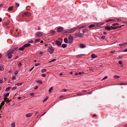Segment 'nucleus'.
Returning a JSON list of instances; mask_svg holds the SVG:
<instances>
[{
    "instance_id": "obj_1",
    "label": "nucleus",
    "mask_w": 127,
    "mask_h": 127,
    "mask_svg": "<svg viewBox=\"0 0 127 127\" xmlns=\"http://www.w3.org/2000/svg\"><path fill=\"white\" fill-rule=\"evenodd\" d=\"M77 28H73L71 29L68 30L67 31H62L63 33H71L75 32Z\"/></svg>"
},
{
    "instance_id": "obj_2",
    "label": "nucleus",
    "mask_w": 127,
    "mask_h": 127,
    "mask_svg": "<svg viewBox=\"0 0 127 127\" xmlns=\"http://www.w3.org/2000/svg\"><path fill=\"white\" fill-rule=\"evenodd\" d=\"M47 51L50 54H52L54 52L55 50L52 46H49L48 47Z\"/></svg>"
},
{
    "instance_id": "obj_3",
    "label": "nucleus",
    "mask_w": 127,
    "mask_h": 127,
    "mask_svg": "<svg viewBox=\"0 0 127 127\" xmlns=\"http://www.w3.org/2000/svg\"><path fill=\"white\" fill-rule=\"evenodd\" d=\"M14 50H10L8 51L7 56L8 57V59H10L12 55V54L14 52Z\"/></svg>"
},
{
    "instance_id": "obj_4",
    "label": "nucleus",
    "mask_w": 127,
    "mask_h": 127,
    "mask_svg": "<svg viewBox=\"0 0 127 127\" xmlns=\"http://www.w3.org/2000/svg\"><path fill=\"white\" fill-rule=\"evenodd\" d=\"M68 39L69 43V44H71L73 40V37L70 35Z\"/></svg>"
},
{
    "instance_id": "obj_5",
    "label": "nucleus",
    "mask_w": 127,
    "mask_h": 127,
    "mask_svg": "<svg viewBox=\"0 0 127 127\" xmlns=\"http://www.w3.org/2000/svg\"><path fill=\"white\" fill-rule=\"evenodd\" d=\"M31 15L30 13L29 12H25L23 13L22 14V16L24 17H29Z\"/></svg>"
},
{
    "instance_id": "obj_6",
    "label": "nucleus",
    "mask_w": 127,
    "mask_h": 127,
    "mask_svg": "<svg viewBox=\"0 0 127 127\" xmlns=\"http://www.w3.org/2000/svg\"><path fill=\"white\" fill-rule=\"evenodd\" d=\"M43 33L41 32H36V36L38 37H40L43 35Z\"/></svg>"
},
{
    "instance_id": "obj_7",
    "label": "nucleus",
    "mask_w": 127,
    "mask_h": 127,
    "mask_svg": "<svg viewBox=\"0 0 127 127\" xmlns=\"http://www.w3.org/2000/svg\"><path fill=\"white\" fill-rule=\"evenodd\" d=\"M105 23L104 22H101V23H95V27L97 28L101 26Z\"/></svg>"
},
{
    "instance_id": "obj_8",
    "label": "nucleus",
    "mask_w": 127,
    "mask_h": 127,
    "mask_svg": "<svg viewBox=\"0 0 127 127\" xmlns=\"http://www.w3.org/2000/svg\"><path fill=\"white\" fill-rule=\"evenodd\" d=\"M74 35L75 36H76L77 37H82L83 36V34L82 33H75L74 34Z\"/></svg>"
},
{
    "instance_id": "obj_9",
    "label": "nucleus",
    "mask_w": 127,
    "mask_h": 127,
    "mask_svg": "<svg viewBox=\"0 0 127 127\" xmlns=\"http://www.w3.org/2000/svg\"><path fill=\"white\" fill-rule=\"evenodd\" d=\"M64 28L61 27H59L57 30V32H62V31H63V29Z\"/></svg>"
},
{
    "instance_id": "obj_10",
    "label": "nucleus",
    "mask_w": 127,
    "mask_h": 127,
    "mask_svg": "<svg viewBox=\"0 0 127 127\" xmlns=\"http://www.w3.org/2000/svg\"><path fill=\"white\" fill-rule=\"evenodd\" d=\"M110 27V30L116 29L120 28L119 26H118V27H113V26H111Z\"/></svg>"
},
{
    "instance_id": "obj_11",
    "label": "nucleus",
    "mask_w": 127,
    "mask_h": 127,
    "mask_svg": "<svg viewBox=\"0 0 127 127\" xmlns=\"http://www.w3.org/2000/svg\"><path fill=\"white\" fill-rule=\"evenodd\" d=\"M31 45V44L29 43H27L24 44L23 46L25 48L27 47H28Z\"/></svg>"
},
{
    "instance_id": "obj_12",
    "label": "nucleus",
    "mask_w": 127,
    "mask_h": 127,
    "mask_svg": "<svg viewBox=\"0 0 127 127\" xmlns=\"http://www.w3.org/2000/svg\"><path fill=\"white\" fill-rule=\"evenodd\" d=\"M97 57V56L94 54H93L91 55V57L93 58H96Z\"/></svg>"
},
{
    "instance_id": "obj_13",
    "label": "nucleus",
    "mask_w": 127,
    "mask_h": 127,
    "mask_svg": "<svg viewBox=\"0 0 127 127\" xmlns=\"http://www.w3.org/2000/svg\"><path fill=\"white\" fill-rule=\"evenodd\" d=\"M105 30L108 31H109L110 30V27L108 26H106L105 27Z\"/></svg>"
},
{
    "instance_id": "obj_14",
    "label": "nucleus",
    "mask_w": 127,
    "mask_h": 127,
    "mask_svg": "<svg viewBox=\"0 0 127 127\" xmlns=\"http://www.w3.org/2000/svg\"><path fill=\"white\" fill-rule=\"evenodd\" d=\"M86 46L83 44H81L80 45V47L81 48H84Z\"/></svg>"
},
{
    "instance_id": "obj_15",
    "label": "nucleus",
    "mask_w": 127,
    "mask_h": 127,
    "mask_svg": "<svg viewBox=\"0 0 127 127\" xmlns=\"http://www.w3.org/2000/svg\"><path fill=\"white\" fill-rule=\"evenodd\" d=\"M121 45V48H123L124 47L127 45V43L125 42Z\"/></svg>"
},
{
    "instance_id": "obj_16",
    "label": "nucleus",
    "mask_w": 127,
    "mask_h": 127,
    "mask_svg": "<svg viewBox=\"0 0 127 127\" xmlns=\"http://www.w3.org/2000/svg\"><path fill=\"white\" fill-rule=\"evenodd\" d=\"M4 99L5 101L7 103H8L9 102V99L6 97H4Z\"/></svg>"
},
{
    "instance_id": "obj_17",
    "label": "nucleus",
    "mask_w": 127,
    "mask_h": 127,
    "mask_svg": "<svg viewBox=\"0 0 127 127\" xmlns=\"http://www.w3.org/2000/svg\"><path fill=\"white\" fill-rule=\"evenodd\" d=\"M56 44L59 46H61V43L60 41H57L56 42Z\"/></svg>"
},
{
    "instance_id": "obj_18",
    "label": "nucleus",
    "mask_w": 127,
    "mask_h": 127,
    "mask_svg": "<svg viewBox=\"0 0 127 127\" xmlns=\"http://www.w3.org/2000/svg\"><path fill=\"white\" fill-rule=\"evenodd\" d=\"M95 27V24H92L89 25V28H91Z\"/></svg>"
},
{
    "instance_id": "obj_19",
    "label": "nucleus",
    "mask_w": 127,
    "mask_h": 127,
    "mask_svg": "<svg viewBox=\"0 0 127 127\" xmlns=\"http://www.w3.org/2000/svg\"><path fill=\"white\" fill-rule=\"evenodd\" d=\"M22 83H17V84H15V85L16 86L17 85L18 86H20L22 85Z\"/></svg>"
},
{
    "instance_id": "obj_20",
    "label": "nucleus",
    "mask_w": 127,
    "mask_h": 127,
    "mask_svg": "<svg viewBox=\"0 0 127 127\" xmlns=\"http://www.w3.org/2000/svg\"><path fill=\"white\" fill-rule=\"evenodd\" d=\"M9 95V93H7L3 95V96L5 97H7Z\"/></svg>"
},
{
    "instance_id": "obj_21",
    "label": "nucleus",
    "mask_w": 127,
    "mask_h": 127,
    "mask_svg": "<svg viewBox=\"0 0 127 127\" xmlns=\"http://www.w3.org/2000/svg\"><path fill=\"white\" fill-rule=\"evenodd\" d=\"M24 48L23 47V46L22 47H20L19 49V50L20 51H23L24 50Z\"/></svg>"
},
{
    "instance_id": "obj_22",
    "label": "nucleus",
    "mask_w": 127,
    "mask_h": 127,
    "mask_svg": "<svg viewBox=\"0 0 127 127\" xmlns=\"http://www.w3.org/2000/svg\"><path fill=\"white\" fill-rule=\"evenodd\" d=\"M32 114L31 113H29L26 115V116L27 117H30L32 116Z\"/></svg>"
},
{
    "instance_id": "obj_23",
    "label": "nucleus",
    "mask_w": 127,
    "mask_h": 127,
    "mask_svg": "<svg viewBox=\"0 0 127 127\" xmlns=\"http://www.w3.org/2000/svg\"><path fill=\"white\" fill-rule=\"evenodd\" d=\"M64 41L65 43H67L68 42V39L67 38H65Z\"/></svg>"
},
{
    "instance_id": "obj_24",
    "label": "nucleus",
    "mask_w": 127,
    "mask_h": 127,
    "mask_svg": "<svg viewBox=\"0 0 127 127\" xmlns=\"http://www.w3.org/2000/svg\"><path fill=\"white\" fill-rule=\"evenodd\" d=\"M11 89V87H9L7 88L5 90V91H9L10 89Z\"/></svg>"
},
{
    "instance_id": "obj_25",
    "label": "nucleus",
    "mask_w": 127,
    "mask_h": 127,
    "mask_svg": "<svg viewBox=\"0 0 127 127\" xmlns=\"http://www.w3.org/2000/svg\"><path fill=\"white\" fill-rule=\"evenodd\" d=\"M39 41H40V39H36L35 40L34 42L35 43H38V42H39Z\"/></svg>"
},
{
    "instance_id": "obj_26",
    "label": "nucleus",
    "mask_w": 127,
    "mask_h": 127,
    "mask_svg": "<svg viewBox=\"0 0 127 127\" xmlns=\"http://www.w3.org/2000/svg\"><path fill=\"white\" fill-rule=\"evenodd\" d=\"M13 8V6L10 7L8 8V10L9 11H11L12 9Z\"/></svg>"
},
{
    "instance_id": "obj_27",
    "label": "nucleus",
    "mask_w": 127,
    "mask_h": 127,
    "mask_svg": "<svg viewBox=\"0 0 127 127\" xmlns=\"http://www.w3.org/2000/svg\"><path fill=\"white\" fill-rule=\"evenodd\" d=\"M77 28V29H78V28H79V29H83L82 27V26H76V27H74V28Z\"/></svg>"
},
{
    "instance_id": "obj_28",
    "label": "nucleus",
    "mask_w": 127,
    "mask_h": 127,
    "mask_svg": "<svg viewBox=\"0 0 127 127\" xmlns=\"http://www.w3.org/2000/svg\"><path fill=\"white\" fill-rule=\"evenodd\" d=\"M46 71V70L45 69H43L41 71V72L42 73H44Z\"/></svg>"
},
{
    "instance_id": "obj_29",
    "label": "nucleus",
    "mask_w": 127,
    "mask_h": 127,
    "mask_svg": "<svg viewBox=\"0 0 127 127\" xmlns=\"http://www.w3.org/2000/svg\"><path fill=\"white\" fill-rule=\"evenodd\" d=\"M62 47L63 48H65L67 47V45L66 44H63L62 45Z\"/></svg>"
},
{
    "instance_id": "obj_30",
    "label": "nucleus",
    "mask_w": 127,
    "mask_h": 127,
    "mask_svg": "<svg viewBox=\"0 0 127 127\" xmlns=\"http://www.w3.org/2000/svg\"><path fill=\"white\" fill-rule=\"evenodd\" d=\"M120 85H127V83H120Z\"/></svg>"
},
{
    "instance_id": "obj_31",
    "label": "nucleus",
    "mask_w": 127,
    "mask_h": 127,
    "mask_svg": "<svg viewBox=\"0 0 127 127\" xmlns=\"http://www.w3.org/2000/svg\"><path fill=\"white\" fill-rule=\"evenodd\" d=\"M4 69L3 67L1 66H0V71L3 70Z\"/></svg>"
},
{
    "instance_id": "obj_32",
    "label": "nucleus",
    "mask_w": 127,
    "mask_h": 127,
    "mask_svg": "<svg viewBox=\"0 0 127 127\" xmlns=\"http://www.w3.org/2000/svg\"><path fill=\"white\" fill-rule=\"evenodd\" d=\"M53 89V87H51L50 89H49V91L50 93L52 90Z\"/></svg>"
},
{
    "instance_id": "obj_33",
    "label": "nucleus",
    "mask_w": 127,
    "mask_h": 127,
    "mask_svg": "<svg viewBox=\"0 0 127 127\" xmlns=\"http://www.w3.org/2000/svg\"><path fill=\"white\" fill-rule=\"evenodd\" d=\"M5 102L4 101H3L1 103L0 105V106H1V107H2V106L4 105V104Z\"/></svg>"
},
{
    "instance_id": "obj_34",
    "label": "nucleus",
    "mask_w": 127,
    "mask_h": 127,
    "mask_svg": "<svg viewBox=\"0 0 127 127\" xmlns=\"http://www.w3.org/2000/svg\"><path fill=\"white\" fill-rule=\"evenodd\" d=\"M37 82L40 83V84H42V81L41 80L37 81Z\"/></svg>"
},
{
    "instance_id": "obj_35",
    "label": "nucleus",
    "mask_w": 127,
    "mask_h": 127,
    "mask_svg": "<svg viewBox=\"0 0 127 127\" xmlns=\"http://www.w3.org/2000/svg\"><path fill=\"white\" fill-rule=\"evenodd\" d=\"M114 78L116 79H118L120 77L118 76H117V75H115L114 76Z\"/></svg>"
},
{
    "instance_id": "obj_36",
    "label": "nucleus",
    "mask_w": 127,
    "mask_h": 127,
    "mask_svg": "<svg viewBox=\"0 0 127 127\" xmlns=\"http://www.w3.org/2000/svg\"><path fill=\"white\" fill-rule=\"evenodd\" d=\"M56 59H53V60H51V61H50L49 62V63H51V62H55V61H56Z\"/></svg>"
},
{
    "instance_id": "obj_37",
    "label": "nucleus",
    "mask_w": 127,
    "mask_h": 127,
    "mask_svg": "<svg viewBox=\"0 0 127 127\" xmlns=\"http://www.w3.org/2000/svg\"><path fill=\"white\" fill-rule=\"evenodd\" d=\"M114 20L110 19H109V20H106V22H109L110 21H114Z\"/></svg>"
},
{
    "instance_id": "obj_38",
    "label": "nucleus",
    "mask_w": 127,
    "mask_h": 127,
    "mask_svg": "<svg viewBox=\"0 0 127 127\" xmlns=\"http://www.w3.org/2000/svg\"><path fill=\"white\" fill-rule=\"evenodd\" d=\"M11 125L13 127H15V124L14 123H11Z\"/></svg>"
},
{
    "instance_id": "obj_39",
    "label": "nucleus",
    "mask_w": 127,
    "mask_h": 127,
    "mask_svg": "<svg viewBox=\"0 0 127 127\" xmlns=\"http://www.w3.org/2000/svg\"><path fill=\"white\" fill-rule=\"evenodd\" d=\"M119 25V24L118 23H116L113 24H112V25L113 26H115L116 25Z\"/></svg>"
},
{
    "instance_id": "obj_40",
    "label": "nucleus",
    "mask_w": 127,
    "mask_h": 127,
    "mask_svg": "<svg viewBox=\"0 0 127 127\" xmlns=\"http://www.w3.org/2000/svg\"><path fill=\"white\" fill-rule=\"evenodd\" d=\"M18 71L17 70H16L15 71V73L14 74H15V76H16V75L18 73Z\"/></svg>"
},
{
    "instance_id": "obj_41",
    "label": "nucleus",
    "mask_w": 127,
    "mask_h": 127,
    "mask_svg": "<svg viewBox=\"0 0 127 127\" xmlns=\"http://www.w3.org/2000/svg\"><path fill=\"white\" fill-rule=\"evenodd\" d=\"M40 64H39V63L36 64H35V66H38L40 65Z\"/></svg>"
},
{
    "instance_id": "obj_42",
    "label": "nucleus",
    "mask_w": 127,
    "mask_h": 127,
    "mask_svg": "<svg viewBox=\"0 0 127 127\" xmlns=\"http://www.w3.org/2000/svg\"><path fill=\"white\" fill-rule=\"evenodd\" d=\"M22 65V64L21 62H19L18 64V66L19 67L20 66Z\"/></svg>"
},
{
    "instance_id": "obj_43",
    "label": "nucleus",
    "mask_w": 127,
    "mask_h": 127,
    "mask_svg": "<svg viewBox=\"0 0 127 127\" xmlns=\"http://www.w3.org/2000/svg\"><path fill=\"white\" fill-rule=\"evenodd\" d=\"M17 89L16 87H13L12 88V90H16Z\"/></svg>"
},
{
    "instance_id": "obj_44",
    "label": "nucleus",
    "mask_w": 127,
    "mask_h": 127,
    "mask_svg": "<svg viewBox=\"0 0 127 127\" xmlns=\"http://www.w3.org/2000/svg\"><path fill=\"white\" fill-rule=\"evenodd\" d=\"M16 78V77L14 76H13L12 78V80H14Z\"/></svg>"
},
{
    "instance_id": "obj_45",
    "label": "nucleus",
    "mask_w": 127,
    "mask_h": 127,
    "mask_svg": "<svg viewBox=\"0 0 127 127\" xmlns=\"http://www.w3.org/2000/svg\"><path fill=\"white\" fill-rule=\"evenodd\" d=\"M15 5L17 7H19V5L18 3H15Z\"/></svg>"
},
{
    "instance_id": "obj_46",
    "label": "nucleus",
    "mask_w": 127,
    "mask_h": 127,
    "mask_svg": "<svg viewBox=\"0 0 127 127\" xmlns=\"http://www.w3.org/2000/svg\"><path fill=\"white\" fill-rule=\"evenodd\" d=\"M48 99V97H46V98H45L44 100L43 101V102H44L45 101H46Z\"/></svg>"
},
{
    "instance_id": "obj_47",
    "label": "nucleus",
    "mask_w": 127,
    "mask_h": 127,
    "mask_svg": "<svg viewBox=\"0 0 127 127\" xmlns=\"http://www.w3.org/2000/svg\"><path fill=\"white\" fill-rule=\"evenodd\" d=\"M115 52V51L114 50H113V51H111V52H110V53H114Z\"/></svg>"
},
{
    "instance_id": "obj_48",
    "label": "nucleus",
    "mask_w": 127,
    "mask_h": 127,
    "mask_svg": "<svg viewBox=\"0 0 127 127\" xmlns=\"http://www.w3.org/2000/svg\"><path fill=\"white\" fill-rule=\"evenodd\" d=\"M105 36H101V38L102 39H104L105 38Z\"/></svg>"
},
{
    "instance_id": "obj_49",
    "label": "nucleus",
    "mask_w": 127,
    "mask_h": 127,
    "mask_svg": "<svg viewBox=\"0 0 127 127\" xmlns=\"http://www.w3.org/2000/svg\"><path fill=\"white\" fill-rule=\"evenodd\" d=\"M62 91L63 92H66L67 91V90L65 89H64L62 90Z\"/></svg>"
},
{
    "instance_id": "obj_50",
    "label": "nucleus",
    "mask_w": 127,
    "mask_h": 127,
    "mask_svg": "<svg viewBox=\"0 0 127 127\" xmlns=\"http://www.w3.org/2000/svg\"><path fill=\"white\" fill-rule=\"evenodd\" d=\"M33 40H32L30 41H29L28 43H33Z\"/></svg>"
},
{
    "instance_id": "obj_51",
    "label": "nucleus",
    "mask_w": 127,
    "mask_h": 127,
    "mask_svg": "<svg viewBox=\"0 0 127 127\" xmlns=\"http://www.w3.org/2000/svg\"><path fill=\"white\" fill-rule=\"evenodd\" d=\"M107 76H105V77L102 80H105V79H107Z\"/></svg>"
},
{
    "instance_id": "obj_52",
    "label": "nucleus",
    "mask_w": 127,
    "mask_h": 127,
    "mask_svg": "<svg viewBox=\"0 0 127 127\" xmlns=\"http://www.w3.org/2000/svg\"><path fill=\"white\" fill-rule=\"evenodd\" d=\"M34 68V67L33 66L31 68V69H30V71H32L33 69Z\"/></svg>"
},
{
    "instance_id": "obj_53",
    "label": "nucleus",
    "mask_w": 127,
    "mask_h": 127,
    "mask_svg": "<svg viewBox=\"0 0 127 127\" xmlns=\"http://www.w3.org/2000/svg\"><path fill=\"white\" fill-rule=\"evenodd\" d=\"M118 63L120 64H121L122 63V62L121 61H119L118 62Z\"/></svg>"
},
{
    "instance_id": "obj_54",
    "label": "nucleus",
    "mask_w": 127,
    "mask_h": 127,
    "mask_svg": "<svg viewBox=\"0 0 127 127\" xmlns=\"http://www.w3.org/2000/svg\"><path fill=\"white\" fill-rule=\"evenodd\" d=\"M42 76L43 77H45L46 76V75L45 74H43Z\"/></svg>"
},
{
    "instance_id": "obj_55",
    "label": "nucleus",
    "mask_w": 127,
    "mask_h": 127,
    "mask_svg": "<svg viewBox=\"0 0 127 127\" xmlns=\"http://www.w3.org/2000/svg\"><path fill=\"white\" fill-rule=\"evenodd\" d=\"M82 73L83 74L84 73V72H79V74L80 75H81Z\"/></svg>"
},
{
    "instance_id": "obj_56",
    "label": "nucleus",
    "mask_w": 127,
    "mask_h": 127,
    "mask_svg": "<svg viewBox=\"0 0 127 127\" xmlns=\"http://www.w3.org/2000/svg\"><path fill=\"white\" fill-rule=\"evenodd\" d=\"M82 26V27L83 28H86L87 27L86 26H85V25Z\"/></svg>"
},
{
    "instance_id": "obj_57",
    "label": "nucleus",
    "mask_w": 127,
    "mask_h": 127,
    "mask_svg": "<svg viewBox=\"0 0 127 127\" xmlns=\"http://www.w3.org/2000/svg\"><path fill=\"white\" fill-rule=\"evenodd\" d=\"M103 34H107V33L106 32H103Z\"/></svg>"
},
{
    "instance_id": "obj_58",
    "label": "nucleus",
    "mask_w": 127,
    "mask_h": 127,
    "mask_svg": "<svg viewBox=\"0 0 127 127\" xmlns=\"http://www.w3.org/2000/svg\"><path fill=\"white\" fill-rule=\"evenodd\" d=\"M117 20L118 21H121V19H119V18L117 19Z\"/></svg>"
},
{
    "instance_id": "obj_59",
    "label": "nucleus",
    "mask_w": 127,
    "mask_h": 127,
    "mask_svg": "<svg viewBox=\"0 0 127 127\" xmlns=\"http://www.w3.org/2000/svg\"><path fill=\"white\" fill-rule=\"evenodd\" d=\"M31 95L33 96L34 95V94L33 93H32L31 94Z\"/></svg>"
},
{
    "instance_id": "obj_60",
    "label": "nucleus",
    "mask_w": 127,
    "mask_h": 127,
    "mask_svg": "<svg viewBox=\"0 0 127 127\" xmlns=\"http://www.w3.org/2000/svg\"><path fill=\"white\" fill-rule=\"evenodd\" d=\"M123 23L124 24H127V21H124L123 22Z\"/></svg>"
},
{
    "instance_id": "obj_61",
    "label": "nucleus",
    "mask_w": 127,
    "mask_h": 127,
    "mask_svg": "<svg viewBox=\"0 0 127 127\" xmlns=\"http://www.w3.org/2000/svg\"><path fill=\"white\" fill-rule=\"evenodd\" d=\"M124 52H127V48L124 51Z\"/></svg>"
},
{
    "instance_id": "obj_62",
    "label": "nucleus",
    "mask_w": 127,
    "mask_h": 127,
    "mask_svg": "<svg viewBox=\"0 0 127 127\" xmlns=\"http://www.w3.org/2000/svg\"><path fill=\"white\" fill-rule=\"evenodd\" d=\"M43 52L42 51H41L40 53V54H43Z\"/></svg>"
},
{
    "instance_id": "obj_63",
    "label": "nucleus",
    "mask_w": 127,
    "mask_h": 127,
    "mask_svg": "<svg viewBox=\"0 0 127 127\" xmlns=\"http://www.w3.org/2000/svg\"><path fill=\"white\" fill-rule=\"evenodd\" d=\"M21 97L19 96V97H18V99H21Z\"/></svg>"
},
{
    "instance_id": "obj_64",
    "label": "nucleus",
    "mask_w": 127,
    "mask_h": 127,
    "mask_svg": "<svg viewBox=\"0 0 127 127\" xmlns=\"http://www.w3.org/2000/svg\"><path fill=\"white\" fill-rule=\"evenodd\" d=\"M3 83V81L1 80H0V83Z\"/></svg>"
}]
</instances>
